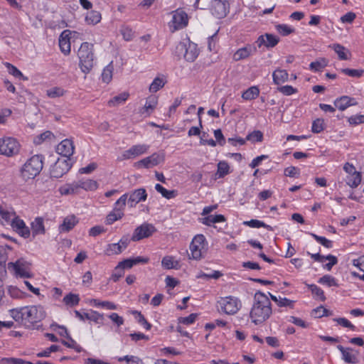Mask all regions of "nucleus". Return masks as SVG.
Here are the masks:
<instances>
[{"instance_id":"obj_17","label":"nucleus","mask_w":364,"mask_h":364,"mask_svg":"<svg viewBox=\"0 0 364 364\" xmlns=\"http://www.w3.org/2000/svg\"><path fill=\"white\" fill-rule=\"evenodd\" d=\"M149 148L146 144H136L124 151L122 154V159H130L136 158L147 152Z\"/></svg>"},{"instance_id":"obj_62","label":"nucleus","mask_w":364,"mask_h":364,"mask_svg":"<svg viewBox=\"0 0 364 364\" xmlns=\"http://www.w3.org/2000/svg\"><path fill=\"white\" fill-rule=\"evenodd\" d=\"M277 90L286 96H289L297 92V90L293 87L291 85H284L279 87Z\"/></svg>"},{"instance_id":"obj_44","label":"nucleus","mask_w":364,"mask_h":364,"mask_svg":"<svg viewBox=\"0 0 364 364\" xmlns=\"http://www.w3.org/2000/svg\"><path fill=\"white\" fill-rule=\"evenodd\" d=\"M113 65L111 63L107 65L102 73V80L104 82L109 83L112 79Z\"/></svg>"},{"instance_id":"obj_8","label":"nucleus","mask_w":364,"mask_h":364,"mask_svg":"<svg viewBox=\"0 0 364 364\" xmlns=\"http://www.w3.org/2000/svg\"><path fill=\"white\" fill-rule=\"evenodd\" d=\"M70 159L58 158L51 166L50 174L52 178H59L65 174L72 167Z\"/></svg>"},{"instance_id":"obj_43","label":"nucleus","mask_w":364,"mask_h":364,"mask_svg":"<svg viewBox=\"0 0 364 364\" xmlns=\"http://www.w3.org/2000/svg\"><path fill=\"white\" fill-rule=\"evenodd\" d=\"M229 173H230V166H229L228 164L225 161H220L218 164V170H217V173H216V175L218 176V177L223 178L225 176L228 175Z\"/></svg>"},{"instance_id":"obj_5","label":"nucleus","mask_w":364,"mask_h":364,"mask_svg":"<svg viewBox=\"0 0 364 364\" xmlns=\"http://www.w3.org/2000/svg\"><path fill=\"white\" fill-rule=\"evenodd\" d=\"M218 304L220 310L228 315L235 314L242 306L240 300L233 296L220 297L218 301Z\"/></svg>"},{"instance_id":"obj_27","label":"nucleus","mask_w":364,"mask_h":364,"mask_svg":"<svg viewBox=\"0 0 364 364\" xmlns=\"http://www.w3.org/2000/svg\"><path fill=\"white\" fill-rule=\"evenodd\" d=\"M158 100L155 96H151L146 99L144 106L140 109V113L149 116L156 108Z\"/></svg>"},{"instance_id":"obj_53","label":"nucleus","mask_w":364,"mask_h":364,"mask_svg":"<svg viewBox=\"0 0 364 364\" xmlns=\"http://www.w3.org/2000/svg\"><path fill=\"white\" fill-rule=\"evenodd\" d=\"M310 235L314 237L318 243L322 245L326 248H331L333 247V242L326 239L324 237L318 236L314 233H309Z\"/></svg>"},{"instance_id":"obj_42","label":"nucleus","mask_w":364,"mask_h":364,"mask_svg":"<svg viewBox=\"0 0 364 364\" xmlns=\"http://www.w3.org/2000/svg\"><path fill=\"white\" fill-rule=\"evenodd\" d=\"M307 287L316 299H320L321 301H324L326 299L323 291L319 287L313 284H307Z\"/></svg>"},{"instance_id":"obj_46","label":"nucleus","mask_w":364,"mask_h":364,"mask_svg":"<svg viewBox=\"0 0 364 364\" xmlns=\"http://www.w3.org/2000/svg\"><path fill=\"white\" fill-rule=\"evenodd\" d=\"M54 137L53 134L50 131H46L43 133L36 136L34 139V144L39 145L47 139H50Z\"/></svg>"},{"instance_id":"obj_2","label":"nucleus","mask_w":364,"mask_h":364,"mask_svg":"<svg viewBox=\"0 0 364 364\" xmlns=\"http://www.w3.org/2000/svg\"><path fill=\"white\" fill-rule=\"evenodd\" d=\"M43 156L36 154L28 159L21 168V177L24 181L34 179L43 166Z\"/></svg>"},{"instance_id":"obj_56","label":"nucleus","mask_w":364,"mask_h":364,"mask_svg":"<svg viewBox=\"0 0 364 364\" xmlns=\"http://www.w3.org/2000/svg\"><path fill=\"white\" fill-rule=\"evenodd\" d=\"M318 311H322L321 315H323V316H328L333 315L332 311L326 309L323 306H320L312 310L311 316H314V318H321V315L319 314H316Z\"/></svg>"},{"instance_id":"obj_64","label":"nucleus","mask_w":364,"mask_h":364,"mask_svg":"<svg viewBox=\"0 0 364 364\" xmlns=\"http://www.w3.org/2000/svg\"><path fill=\"white\" fill-rule=\"evenodd\" d=\"M2 362H6L9 364H33L30 361L24 360L21 358H4L1 360Z\"/></svg>"},{"instance_id":"obj_31","label":"nucleus","mask_w":364,"mask_h":364,"mask_svg":"<svg viewBox=\"0 0 364 364\" xmlns=\"http://www.w3.org/2000/svg\"><path fill=\"white\" fill-rule=\"evenodd\" d=\"M225 221L223 215H209L202 219V223L207 226H212L214 223H223Z\"/></svg>"},{"instance_id":"obj_19","label":"nucleus","mask_w":364,"mask_h":364,"mask_svg":"<svg viewBox=\"0 0 364 364\" xmlns=\"http://www.w3.org/2000/svg\"><path fill=\"white\" fill-rule=\"evenodd\" d=\"M74 145L73 142L70 139L63 140L56 148V152L65 157V159H70V157L74 153Z\"/></svg>"},{"instance_id":"obj_35","label":"nucleus","mask_w":364,"mask_h":364,"mask_svg":"<svg viewBox=\"0 0 364 364\" xmlns=\"http://www.w3.org/2000/svg\"><path fill=\"white\" fill-rule=\"evenodd\" d=\"M328 60L325 58H321L316 61L311 62L309 68L314 72H320L328 65Z\"/></svg>"},{"instance_id":"obj_55","label":"nucleus","mask_w":364,"mask_h":364,"mask_svg":"<svg viewBox=\"0 0 364 364\" xmlns=\"http://www.w3.org/2000/svg\"><path fill=\"white\" fill-rule=\"evenodd\" d=\"M60 348L59 346L57 345H52L49 348H46V350L39 352L37 353V357L38 358H48L50 356V353L53 352H56L60 350Z\"/></svg>"},{"instance_id":"obj_21","label":"nucleus","mask_w":364,"mask_h":364,"mask_svg":"<svg viewBox=\"0 0 364 364\" xmlns=\"http://www.w3.org/2000/svg\"><path fill=\"white\" fill-rule=\"evenodd\" d=\"M279 38L270 33H265L264 35L260 36L257 41L258 47L264 46L267 48H273L279 43Z\"/></svg>"},{"instance_id":"obj_3","label":"nucleus","mask_w":364,"mask_h":364,"mask_svg":"<svg viewBox=\"0 0 364 364\" xmlns=\"http://www.w3.org/2000/svg\"><path fill=\"white\" fill-rule=\"evenodd\" d=\"M77 55L82 72L85 74L89 73L95 64L93 44L87 42L82 43L78 50Z\"/></svg>"},{"instance_id":"obj_29","label":"nucleus","mask_w":364,"mask_h":364,"mask_svg":"<svg viewBox=\"0 0 364 364\" xmlns=\"http://www.w3.org/2000/svg\"><path fill=\"white\" fill-rule=\"evenodd\" d=\"M289 74L285 70L277 69L272 73L273 82L276 85H281L288 80Z\"/></svg>"},{"instance_id":"obj_28","label":"nucleus","mask_w":364,"mask_h":364,"mask_svg":"<svg viewBox=\"0 0 364 364\" xmlns=\"http://www.w3.org/2000/svg\"><path fill=\"white\" fill-rule=\"evenodd\" d=\"M255 48H252L250 45H247L243 48H239L233 55V59L235 61H239L242 59L248 58Z\"/></svg>"},{"instance_id":"obj_6","label":"nucleus","mask_w":364,"mask_h":364,"mask_svg":"<svg viewBox=\"0 0 364 364\" xmlns=\"http://www.w3.org/2000/svg\"><path fill=\"white\" fill-rule=\"evenodd\" d=\"M19 142L13 137L0 139V154L8 157L17 155L20 151Z\"/></svg>"},{"instance_id":"obj_24","label":"nucleus","mask_w":364,"mask_h":364,"mask_svg":"<svg viewBox=\"0 0 364 364\" xmlns=\"http://www.w3.org/2000/svg\"><path fill=\"white\" fill-rule=\"evenodd\" d=\"M358 104L355 99L350 97L347 95L342 96L339 98H337L334 101V105L339 110L343 111L347 109L348 107L354 106Z\"/></svg>"},{"instance_id":"obj_20","label":"nucleus","mask_w":364,"mask_h":364,"mask_svg":"<svg viewBox=\"0 0 364 364\" xmlns=\"http://www.w3.org/2000/svg\"><path fill=\"white\" fill-rule=\"evenodd\" d=\"M75 316L79 319L84 321L85 319H87L92 321H94L96 323L102 324L104 321V316L102 314H100L97 311H92L90 313H84L81 314L80 311L75 310Z\"/></svg>"},{"instance_id":"obj_61","label":"nucleus","mask_w":364,"mask_h":364,"mask_svg":"<svg viewBox=\"0 0 364 364\" xmlns=\"http://www.w3.org/2000/svg\"><path fill=\"white\" fill-rule=\"evenodd\" d=\"M58 328L60 329H63L64 331V333L66 334V338L68 339V341L62 340L61 343L65 346L66 347L69 348H73V344L75 343V341L73 340L69 335L67 328L63 326H58Z\"/></svg>"},{"instance_id":"obj_32","label":"nucleus","mask_w":364,"mask_h":364,"mask_svg":"<svg viewBox=\"0 0 364 364\" xmlns=\"http://www.w3.org/2000/svg\"><path fill=\"white\" fill-rule=\"evenodd\" d=\"M78 183L80 188L87 191H95L98 187V183L96 181L89 178L79 180Z\"/></svg>"},{"instance_id":"obj_47","label":"nucleus","mask_w":364,"mask_h":364,"mask_svg":"<svg viewBox=\"0 0 364 364\" xmlns=\"http://www.w3.org/2000/svg\"><path fill=\"white\" fill-rule=\"evenodd\" d=\"M65 90L60 87H54L46 91V95L50 98H56L63 96L65 94Z\"/></svg>"},{"instance_id":"obj_10","label":"nucleus","mask_w":364,"mask_h":364,"mask_svg":"<svg viewBox=\"0 0 364 364\" xmlns=\"http://www.w3.org/2000/svg\"><path fill=\"white\" fill-rule=\"evenodd\" d=\"M230 4L228 1L214 0L210 4V12L218 19L225 18L229 12Z\"/></svg>"},{"instance_id":"obj_23","label":"nucleus","mask_w":364,"mask_h":364,"mask_svg":"<svg viewBox=\"0 0 364 364\" xmlns=\"http://www.w3.org/2000/svg\"><path fill=\"white\" fill-rule=\"evenodd\" d=\"M149 261V259L148 257H132V258H127L122 262H119V267H122L124 269H130L133 266L139 264L140 263L141 264H146Z\"/></svg>"},{"instance_id":"obj_7","label":"nucleus","mask_w":364,"mask_h":364,"mask_svg":"<svg viewBox=\"0 0 364 364\" xmlns=\"http://www.w3.org/2000/svg\"><path fill=\"white\" fill-rule=\"evenodd\" d=\"M128 194H123L114 203V208L106 218V224L112 225L124 216Z\"/></svg>"},{"instance_id":"obj_52","label":"nucleus","mask_w":364,"mask_h":364,"mask_svg":"<svg viewBox=\"0 0 364 364\" xmlns=\"http://www.w3.org/2000/svg\"><path fill=\"white\" fill-rule=\"evenodd\" d=\"M263 139V134L259 130L253 131L252 132L247 134L246 140L255 142H260Z\"/></svg>"},{"instance_id":"obj_22","label":"nucleus","mask_w":364,"mask_h":364,"mask_svg":"<svg viewBox=\"0 0 364 364\" xmlns=\"http://www.w3.org/2000/svg\"><path fill=\"white\" fill-rule=\"evenodd\" d=\"M69 30L63 31L59 37V46L62 53L65 55H68L70 53V42Z\"/></svg>"},{"instance_id":"obj_60","label":"nucleus","mask_w":364,"mask_h":364,"mask_svg":"<svg viewBox=\"0 0 364 364\" xmlns=\"http://www.w3.org/2000/svg\"><path fill=\"white\" fill-rule=\"evenodd\" d=\"M122 252L120 245L117 243H112L107 245L105 253L107 255H117Z\"/></svg>"},{"instance_id":"obj_15","label":"nucleus","mask_w":364,"mask_h":364,"mask_svg":"<svg viewBox=\"0 0 364 364\" xmlns=\"http://www.w3.org/2000/svg\"><path fill=\"white\" fill-rule=\"evenodd\" d=\"M164 156L158 153H154L152 155L146 157L135 164V166L137 168H149L159 165L164 161Z\"/></svg>"},{"instance_id":"obj_37","label":"nucleus","mask_w":364,"mask_h":364,"mask_svg":"<svg viewBox=\"0 0 364 364\" xmlns=\"http://www.w3.org/2000/svg\"><path fill=\"white\" fill-rule=\"evenodd\" d=\"M259 95V90L256 86H252L243 92L242 97L245 100H252L257 98Z\"/></svg>"},{"instance_id":"obj_11","label":"nucleus","mask_w":364,"mask_h":364,"mask_svg":"<svg viewBox=\"0 0 364 364\" xmlns=\"http://www.w3.org/2000/svg\"><path fill=\"white\" fill-rule=\"evenodd\" d=\"M205 242V237L203 235H197L193 237L190 245L191 258L196 260L201 258Z\"/></svg>"},{"instance_id":"obj_34","label":"nucleus","mask_w":364,"mask_h":364,"mask_svg":"<svg viewBox=\"0 0 364 364\" xmlns=\"http://www.w3.org/2000/svg\"><path fill=\"white\" fill-rule=\"evenodd\" d=\"M129 95L128 92H124L118 95L113 97L108 101V105L109 107H116L121 104H123L127 101Z\"/></svg>"},{"instance_id":"obj_40","label":"nucleus","mask_w":364,"mask_h":364,"mask_svg":"<svg viewBox=\"0 0 364 364\" xmlns=\"http://www.w3.org/2000/svg\"><path fill=\"white\" fill-rule=\"evenodd\" d=\"M243 224L246 226L253 228H264L268 230H272V228L270 225H267L264 222L256 219L245 221Z\"/></svg>"},{"instance_id":"obj_54","label":"nucleus","mask_w":364,"mask_h":364,"mask_svg":"<svg viewBox=\"0 0 364 364\" xmlns=\"http://www.w3.org/2000/svg\"><path fill=\"white\" fill-rule=\"evenodd\" d=\"M324 129V120L323 119H315L311 126V131L314 133L318 134Z\"/></svg>"},{"instance_id":"obj_25","label":"nucleus","mask_w":364,"mask_h":364,"mask_svg":"<svg viewBox=\"0 0 364 364\" xmlns=\"http://www.w3.org/2000/svg\"><path fill=\"white\" fill-rule=\"evenodd\" d=\"M33 237L43 235L46 232L44 220L41 217H37L31 224Z\"/></svg>"},{"instance_id":"obj_59","label":"nucleus","mask_w":364,"mask_h":364,"mask_svg":"<svg viewBox=\"0 0 364 364\" xmlns=\"http://www.w3.org/2000/svg\"><path fill=\"white\" fill-rule=\"evenodd\" d=\"M342 73L345 75H347L350 77H360L364 73V70H356V69H350V68H344L342 69Z\"/></svg>"},{"instance_id":"obj_16","label":"nucleus","mask_w":364,"mask_h":364,"mask_svg":"<svg viewBox=\"0 0 364 364\" xmlns=\"http://www.w3.org/2000/svg\"><path fill=\"white\" fill-rule=\"evenodd\" d=\"M10 225L12 229L16 232L20 236L28 238L31 235V230L26 225L25 222L20 219L18 216L13 218Z\"/></svg>"},{"instance_id":"obj_41","label":"nucleus","mask_w":364,"mask_h":364,"mask_svg":"<svg viewBox=\"0 0 364 364\" xmlns=\"http://www.w3.org/2000/svg\"><path fill=\"white\" fill-rule=\"evenodd\" d=\"M16 216V215L14 212L8 210L0 205V217L6 223V224L10 225L13 218Z\"/></svg>"},{"instance_id":"obj_14","label":"nucleus","mask_w":364,"mask_h":364,"mask_svg":"<svg viewBox=\"0 0 364 364\" xmlns=\"http://www.w3.org/2000/svg\"><path fill=\"white\" fill-rule=\"evenodd\" d=\"M125 194H128L127 202L131 208L135 207L141 201H145L147 198L146 191L144 188L135 189Z\"/></svg>"},{"instance_id":"obj_57","label":"nucleus","mask_w":364,"mask_h":364,"mask_svg":"<svg viewBox=\"0 0 364 364\" xmlns=\"http://www.w3.org/2000/svg\"><path fill=\"white\" fill-rule=\"evenodd\" d=\"M348 122L351 126H357L358 124H364V115L355 114L352 115L348 118Z\"/></svg>"},{"instance_id":"obj_18","label":"nucleus","mask_w":364,"mask_h":364,"mask_svg":"<svg viewBox=\"0 0 364 364\" xmlns=\"http://www.w3.org/2000/svg\"><path fill=\"white\" fill-rule=\"evenodd\" d=\"M337 348L342 355V359L348 363L355 364L358 362V351L351 348H344L338 345Z\"/></svg>"},{"instance_id":"obj_39","label":"nucleus","mask_w":364,"mask_h":364,"mask_svg":"<svg viewBox=\"0 0 364 364\" xmlns=\"http://www.w3.org/2000/svg\"><path fill=\"white\" fill-rule=\"evenodd\" d=\"M101 14L97 11H90L87 14L85 21L87 23L95 25L101 21Z\"/></svg>"},{"instance_id":"obj_50","label":"nucleus","mask_w":364,"mask_h":364,"mask_svg":"<svg viewBox=\"0 0 364 364\" xmlns=\"http://www.w3.org/2000/svg\"><path fill=\"white\" fill-rule=\"evenodd\" d=\"M165 85V82L162 78L156 77L149 86V91L151 92H156Z\"/></svg>"},{"instance_id":"obj_4","label":"nucleus","mask_w":364,"mask_h":364,"mask_svg":"<svg viewBox=\"0 0 364 364\" xmlns=\"http://www.w3.org/2000/svg\"><path fill=\"white\" fill-rule=\"evenodd\" d=\"M23 323L28 327L41 321L46 316L44 308L41 306H27L23 307Z\"/></svg>"},{"instance_id":"obj_36","label":"nucleus","mask_w":364,"mask_h":364,"mask_svg":"<svg viewBox=\"0 0 364 364\" xmlns=\"http://www.w3.org/2000/svg\"><path fill=\"white\" fill-rule=\"evenodd\" d=\"M90 304L96 307H102L109 310H115L117 306L113 302L109 301H100L99 299H93L90 301Z\"/></svg>"},{"instance_id":"obj_63","label":"nucleus","mask_w":364,"mask_h":364,"mask_svg":"<svg viewBox=\"0 0 364 364\" xmlns=\"http://www.w3.org/2000/svg\"><path fill=\"white\" fill-rule=\"evenodd\" d=\"M133 314L137 315L136 318L138 322L140 324H141L146 330H149L151 328V325L146 321V319L141 312L134 311Z\"/></svg>"},{"instance_id":"obj_33","label":"nucleus","mask_w":364,"mask_h":364,"mask_svg":"<svg viewBox=\"0 0 364 364\" xmlns=\"http://www.w3.org/2000/svg\"><path fill=\"white\" fill-rule=\"evenodd\" d=\"M338 55V58L341 60H346L348 59V50L342 45L339 43H334L329 46Z\"/></svg>"},{"instance_id":"obj_30","label":"nucleus","mask_w":364,"mask_h":364,"mask_svg":"<svg viewBox=\"0 0 364 364\" xmlns=\"http://www.w3.org/2000/svg\"><path fill=\"white\" fill-rule=\"evenodd\" d=\"M161 265L166 269H178L180 267L179 262L175 260L174 257L172 256L164 257L161 260Z\"/></svg>"},{"instance_id":"obj_9","label":"nucleus","mask_w":364,"mask_h":364,"mask_svg":"<svg viewBox=\"0 0 364 364\" xmlns=\"http://www.w3.org/2000/svg\"><path fill=\"white\" fill-rule=\"evenodd\" d=\"M172 20L169 23L170 28L173 27L172 32L182 29L188 25V15L182 9H176L172 12Z\"/></svg>"},{"instance_id":"obj_26","label":"nucleus","mask_w":364,"mask_h":364,"mask_svg":"<svg viewBox=\"0 0 364 364\" xmlns=\"http://www.w3.org/2000/svg\"><path fill=\"white\" fill-rule=\"evenodd\" d=\"M77 223L78 220L75 215H69L64 218L58 230L60 232H68L70 231Z\"/></svg>"},{"instance_id":"obj_12","label":"nucleus","mask_w":364,"mask_h":364,"mask_svg":"<svg viewBox=\"0 0 364 364\" xmlns=\"http://www.w3.org/2000/svg\"><path fill=\"white\" fill-rule=\"evenodd\" d=\"M178 49L185 50L184 58L188 62H193L199 54V50L197 44L188 41V43H180L177 47Z\"/></svg>"},{"instance_id":"obj_58","label":"nucleus","mask_w":364,"mask_h":364,"mask_svg":"<svg viewBox=\"0 0 364 364\" xmlns=\"http://www.w3.org/2000/svg\"><path fill=\"white\" fill-rule=\"evenodd\" d=\"M10 316L16 321H21L23 323V307L20 309H13L9 311Z\"/></svg>"},{"instance_id":"obj_13","label":"nucleus","mask_w":364,"mask_h":364,"mask_svg":"<svg viewBox=\"0 0 364 364\" xmlns=\"http://www.w3.org/2000/svg\"><path fill=\"white\" fill-rule=\"evenodd\" d=\"M155 230L154 226L151 224L144 223L134 230L132 240L133 241H139L144 238L149 237Z\"/></svg>"},{"instance_id":"obj_1","label":"nucleus","mask_w":364,"mask_h":364,"mask_svg":"<svg viewBox=\"0 0 364 364\" xmlns=\"http://www.w3.org/2000/svg\"><path fill=\"white\" fill-rule=\"evenodd\" d=\"M272 314L271 302L269 298L262 292L257 291L254 296V302L250 316L255 325L262 323Z\"/></svg>"},{"instance_id":"obj_38","label":"nucleus","mask_w":364,"mask_h":364,"mask_svg":"<svg viewBox=\"0 0 364 364\" xmlns=\"http://www.w3.org/2000/svg\"><path fill=\"white\" fill-rule=\"evenodd\" d=\"M361 182V173L355 172L347 176L346 183L351 188H356Z\"/></svg>"},{"instance_id":"obj_49","label":"nucleus","mask_w":364,"mask_h":364,"mask_svg":"<svg viewBox=\"0 0 364 364\" xmlns=\"http://www.w3.org/2000/svg\"><path fill=\"white\" fill-rule=\"evenodd\" d=\"M155 189L156 190L157 192L160 193L163 197L167 199L173 198L175 196L174 191L166 190L159 183L156 184Z\"/></svg>"},{"instance_id":"obj_45","label":"nucleus","mask_w":364,"mask_h":364,"mask_svg":"<svg viewBox=\"0 0 364 364\" xmlns=\"http://www.w3.org/2000/svg\"><path fill=\"white\" fill-rule=\"evenodd\" d=\"M318 282L323 285H326L329 287H338V284L336 282V279L329 274H326V275L323 276L322 277H321L318 279Z\"/></svg>"},{"instance_id":"obj_51","label":"nucleus","mask_w":364,"mask_h":364,"mask_svg":"<svg viewBox=\"0 0 364 364\" xmlns=\"http://www.w3.org/2000/svg\"><path fill=\"white\" fill-rule=\"evenodd\" d=\"M277 31L282 36H286L294 33L295 29L287 24H278L276 26Z\"/></svg>"},{"instance_id":"obj_48","label":"nucleus","mask_w":364,"mask_h":364,"mask_svg":"<svg viewBox=\"0 0 364 364\" xmlns=\"http://www.w3.org/2000/svg\"><path fill=\"white\" fill-rule=\"evenodd\" d=\"M63 301L67 305L74 306L78 304L80 301V298L77 294L70 293L63 298Z\"/></svg>"}]
</instances>
